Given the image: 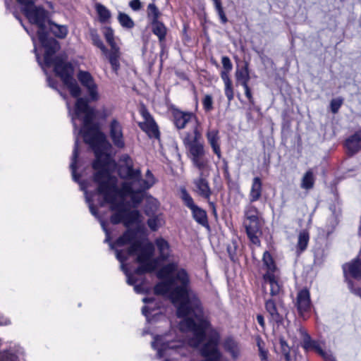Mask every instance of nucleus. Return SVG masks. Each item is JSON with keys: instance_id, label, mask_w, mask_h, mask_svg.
<instances>
[{"instance_id": "f257e3e1", "label": "nucleus", "mask_w": 361, "mask_h": 361, "mask_svg": "<svg viewBox=\"0 0 361 361\" xmlns=\"http://www.w3.org/2000/svg\"><path fill=\"white\" fill-rule=\"evenodd\" d=\"M66 105L71 116L75 131L78 126H82L78 130V134L82 135L84 141L93 149L96 157L92 167L96 171L93 180L97 185V188L94 192L92 193L86 183L79 182L80 176L76 173L77 158L79 154L77 136L70 168L73 180L80 183L81 190L85 192L91 214L99 218L92 200L94 195H97L100 206L109 204L111 210L114 212L111 216V222L113 224L123 222L128 227L139 223L140 212L137 210L128 209L124 203V198L130 197L133 204L140 203L142 198V192L155 183L153 174L149 170H147L145 178L142 179L141 171L133 168L131 158L126 154L123 155L121 159L122 164L119 169V174L126 178V180L119 190L117 188V178L111 176L110 173L111 169L114 168L115 163L111 156L103 149L106 144L105 137L93 123L95 117L94 109L88 105L86 99L81 97L77 99L73 109H71L69 102H67Z\"/></svg>"}, {"instance_id": "f03ea898", "label": "nucleus", "mask_w": 361, "mask_h": 361, "mask_svg": "<svg viewBox=\"0 0 361 361\" xmlns=\"http://www.w3.org/2000/svg\"><path fill=\"white\" fill-rule=\"evenodd\" d=\"M102 229L106 233L105 243H109L111 248L116 252L117 259L121 263V269L127 276V283L134 286L137 293L148 289L145 285L142 276L152 272L157 267V259H153L154 247L152 243H141L137 239V234L132 230L126 231L114 243H111L110 232L106 228V222L99 219Z\"/></svg>"}, {"instance_id": "7ed1b4c3", "label": "nucleus", "mask_w": 361, "mask_h": 361, "mask_svg": "<svg viewBox=\"0 0 361 361\" xmlns=\"http://www.w3.org/2000/svg\"><path fill=\"white\" fill-rule=\"evenodd\" d=\"M23 13L30 23L36 25L38 27V39L45 49L43 62L40 61L37 52L34 34L22 25L32 38L37 61L44 70V73L47 75V68L54 66V72L61 78L64 85L69 90L71 94L74 97H78L81 94V90L73 78V66L71 63L66 62V59L63 56H54L55 53L59 49V44L55 39L47 37L45 23L48 18V12L42 6L33 5L24 10ZM21 24L23 23H21Z\"/></svg>"}, {"instance_id": "20e7f679", "label": "nucleus", "mask_w": 361, "mask_h": 361, "mask_svg": "<svg viewBox=\"0 0 361 361\" xmlns=\"http://www.w3.org/2000/svg\"><path fill=\"white\" fill-rule=\"evenodd\" d=\"M263 267L267 269L263 275V288L266 291L267 286L271 288V294H278L281 290L279 271L276 267L274 261L269 252L263 255Z\"/></svg>"}, {"instance_id": "39448f33", "label": "nucleus", "mask_w": 361, "mask_h": 361, "mask_svg": "<svg viewBox=\"0 0 361 361\" xmlns=\"http://www.w3.org/2000/svg\"><path fill=\"white\" fill-rule=\"evenodd\" d=\"M282 285L278 294L272 295L269 288V293H265V310L269 314V319L276 323H281L287 316L288 310L281 298Z\"/></svg>"}, {"instance_id": "423d86ee", "label": "nucleus", "mask_w": 361, "mask_h": 361, "mask_svg": "<svg viewBox=\"0 0 361 361\" xmlns=\"http://www.w3.org/2000/svg\"><path fill=\"white\" fill-rule=\"evenodd\" d=\"M244 226L247 235L250 241L255 245L259 244V235L260 234V226L258 217L257 209L249 203L245 208Z\"/></svg>"}, {"instance_id": "0eeeda50", "label": "nucleus", "mask_w": 361, "mask_h": 361, "mask_svg": "<svg viewBox=\"0 0 361 361\" xmlns=\"http://www.w3.org/2000/svg\"><path fill=\"white\" fill-rule=\"evenodd\" d=\"M173 118L174 125L178 129H183L190 126L193 129L195 139H200L201 132L199 129L200 123L193 113L174 109L173 111Z\"/></svg>"}, {"instance_id": "6e6552de", "label": "nucleus", "mask_w": 361, "mask_h": 361, "mask_svg": "<svg viewBox=\"0 0 361 361\" xmlns=\"http://www.w3.org/2000/svg\"><path fill=\"white\" fill-rule=\"evenodd\" d=\"M78 79L87 90L90 99L97 101L99 98L98 87L91 74L87 71H80L78 73Z\"/></svg>"}, {"instance_id": "1a4fd4ad", "label": "nucleus", "mask_w": 361, "mask_h": 361, "mask_svg": "<svg viewBox=\"0 0 361 361\" xmlns=\"http://www.w3.org/2000/svg\"><path fill=\"white\" fill-rule=\"evenodd\" d=\"M209 175L199 174V177L193 180V184L195 186L193 190L199 196L206 199L209 205L214 209V203L209 201L210 196L212 195V190L209 187V182L207 180V177Z\"/></svg>"}, {"instance_id": "9d476101", "label": "nucleus", "mask_w": 361, "mask_h": 361, "mask_svg": "<svg viewBox=\"0 0 361 361\" xmlns=\"http://www.w3.org/2000/svg\"><path fill=\"white\" fill-rule=\"evenodd\" d=\"M140 113L144 121L139 123L140 128L150 137L158 138L159 137V128L152 116L145 108L140 110Z\"/></svg>"}, {"instance_id": "9b49d317", "label": "nucleus", "mask_w": 361, "mask_h": 361, "mask_svg": "<svg viewBox=\"0 0 361 361\" xmlns=\"http://www.w3.org/2000/svg\"><path fill=\"white\" fill-rule=\"evenodd\" d=\"M109 136L114 145L120 149L125 147L123 127L117 119H112L109 123Z\"/></svg>"}, {"instance_id": "f8f14e48", "label": "nucleus", "mask_w": 361, "mask_h": 361, "mask_svg": "<svg viewBox=\"0 0 361 361\" xmlns=\"http://www.w3.org/2000/svg\"><path fill=\"white\" fill-rule=\"evenodd\" d=\"M295 306L299 314L305 319V314L311 309L310 295L307 289H302L298 293Z\"/></svg>"}, {"instance_id": "ddd939ff", "label": "nucleus", "mask_w": 361, "mask_h": 361, "mask_svg": "<svg viewBox=\"0 0 361 361\" xmlns=\"http://www.w3.org/2000/svg\"><path fill=\"white\" fill-rule=\"evenodd\" d=\"M302 346L307 351L315 350L326 360H333L332 355L329 352L324 351L320 346L319 343L315 341H312L308 334L305 335Z\"/></svg>"}, {"instance_id": "4468645a", "label": "nucleus", "mask_w": 361, "mask_h": 361, "mask_svg": "<svg viewBox=\"0 0 361 361\" xmlns=\"http://www.w3.org/2000/svg\"><path fill=\"white\" fill-rule=\"evenodd\" d=\"M223 348L233 360H237L240 357L241 346L235 339L232 338L225 339L223 343Z\"/></svg>"}, {"instance_id": "2eb2a0df", "label": "nucleus", "mask_w": 361, "mask_h": 361, "mask_svg": "<svg viewBox=\"0 0 361 361\" xmlns=\"http://www.w3.org/2000/svg\"><path fill=\"white\" fill-rule=\"evenodd\" d=\"M262 194V182L259 177H255L252 179L251 188L248 194L250 203L258 201Z\"/></svg>"}, {"instance_id": "dca6fc26", "label": "nucleus", "mask_w": 361, "mask_h": 361, "mask_svg": "<svg viewBox=\"0 0 361 361\" xmlns=\"http://www.w3.org/2000/svg\"><path fill=\"white\" fill-rule=\"evenodd\" d=\"M206 136L213 152L218 158L220 159L221 157V152L219 144L220 137L219 135V131L216 129L209 130Z\"/></svg>"}, {"instance_id": "f3484780", "label": "nucleus", "mask_w": 361, "mask_h": 361, "mask_svg": "<svg viewBox=\"0 0 361 361\" xmlns=\"http://www.w3.org/2000/svg\"><path fill=\"white\" fill-rule=\"evenodd\" d=\"M345 275L349 274L356 279H361V260L355 259L343 266Z\"/></svg>"}, {"instance_id": "a211bd4d", "label": "nucleus", "mask_w": 361, "mask_h": 361, "mask_svg": "<svg viewBox=\"0 0 361 361\" xmlns=\"http://www.w3.org/2000/svg\"><path fill=\"white\" fill-rule=\"evenodd\" d=\"M142 301L145 303H147V305L145 306L142 310V314L147 317L148 322H153L156 317H164L162 314L159 313H153L154 310V307L153 305L154 298H145L142 299Z\"/></svg>"}, {"instance_id": "6ab92c4d", "label": "nucleus", "mask_w": 361, "mask_h": 361, "mask_svg": "<svg viewBox=\"0 0 361 361\" xmlns=\"http://www.w3.org/2000/svg\"><path fill=\"white\" fill-rule=\"evenodd\" d=\"M345 147L351 154H355L361 149V130L356 132L346 140Z\"/></svg>"}, {"instance_id": "aec40b11", "label": "nucleus", "mask_w": 361, "mask_h": 361, "mask_svg": "<svg viewBox=\"0 0 361 361\" xmlns=\"http://www.w3.org/2000/svg\"><path fill=\"white\" fill-rule=\"evenodd\" d=\"M198 141L199 140L195 139V135H193L192 140H188V139L185 140L189 146L190 158L202 156L205 154L203 145Z\"/></svg>"}, {"instance_id": "412c9836", "label": "nucleus", "mask_w": 361, "mask_h": 361, "mask_svg": "<svg viewBox=\"0 0 361 361\" xmlns=\"http://www.w3.org/2000/svg\"><path fill=\"white\" fill-rule=\"evenodd\" d=\"M190 159L195 167L198 169L199 174H209V161L207 158L204 157V155L192 157Z\"/></svg>"}, {"instance_id": "4be33fe9", "label": "nucleus", "mask_w": 361, "mask_h": 361, "mask_svg": "<svg viewBox=\"0 0 361 361\" xmlns=\"http://www.w3.org/2000/svg\"><path fill=\"white\" fill-rule=\"evenodd\" d=\"M155 245L159 253V259L166 260L170 257L171 249L168 241L163 238H158L155 240Z\"/></svg>"}, {"instance_id": "5701e85b", "label": "nucleus", "mask_w": 361, "mask_h": 361, "mask_svg": "<svg viewBox=\"0 0 361 361\" xmlns=\"http://www.w3.org/2000/svg\"><path fill=\"white\" fill-rule=\"evenodd\" d=\"M235 78L237 84L241 85L242 86H245L248 84L250 80V73L248 71V65L247 63H245L242 68L236 70Z\"/></svg>"}, {"instance_id": "b1692460", "label": "nucleus", "mask_w": 361, "mask_h": 361, "mask_svg": "<svg viewBox=\"0 0 361 361\" xmlns=\"http://www.w3.org/2000/svg\"><path fill=\"white\" fill-rule=\"evenodd\" d=\"M229 72L230 71H222L221 73V77L225 85V95L228 100L231 102L233 99L234 94L232 87V82L229 78Z\"/></svg>"}, {"instance_id": "393cba45", "label": "nucleus", "mask_w": 361, "mask_h": 361, "mask_svg": "<svg viewBox=\"0 0 361 361\" xmlns=\"http://www.w3.org/2000/svg\"><path fill=\"white\" fill-rule=\"evenodd\" d=\"M315 182V176L312 169L307 170L301 179L300 187L305 190L313 188Z\"/></svg>"}, {"instance_id": "a878e982", "label": "nucleus", "mask_w": 361, "mask_h": 361, "mask_svg": "<svg viewBox=\"0 0 361 361\" xmlns=\"http://www.w3.org/2000/svg\"><path fill=\"white\" fill-rule=\"evenodd\" d=\"M194 219L202 226L208 224L207 212L197 205L191 209Z\"/></svg>"}, {"instance_id": "bb28decb", "label": "nucleus", "mask_w": 361, "mask_h": 361, "mask_svg": "<svg viewBox=\"0 0 361 361\" xmlns=\"http://www.w3.org/2000/svg\"><path fill=\"white\" fill-rule=\"evenodd\" d=\"M149 218L147 220V225L152 231H157L165 224V220L161 214H153L149 216Z\"/></svg>"}, {"instance_id": "cd10ccee", "label": "nucleus", "mask_w": 361, "mask_h": 361, "mask_svg": "<svg viewBox=\"0 0 361 361\" xmlns=\"http://www.w3.org/2000/svg\"><path fill=\"white\" fill-rule=\"evenodd\" d=\"M151 25L152 32L158 37L160 42H163L165 39L167 32L166 26L161 21L152 23Z\"/></svg>"}, {"instance_id": "c85d7f7f", "label": "nucleus", "mask_w": 361, "mask_h": 361, "mask_svg": "<svg viewBox=\"0 0 361 361\" xmlns=\"http://www.w3.org/2000/svg\"><path fill=\"white\" fill-rule=\"evenodd\" d=\"M49 30L59 38H65L68 34V28L65 25H58L54 23H49Z\"/></svg>"}, {"instance_id": "c756f323", "label": "nucleus", "mask_w": 361, "mask_h": 361, "mask_svg": "<svg viewBox=\"0 0 361 361\" xmlns=\"http://www.w3.org/2000/svg\"><path fill=\"white\" fill-rule=\"evenodd\" d=\"M147 18L150 21V23L159 21V18H160L161 13L154 4H149L147 6Z\"/></svg>"}, {"instance_id": "7c9ffc66", "label": "nucleus", "mask_w": 361, "mask_h": 361, "mask_svg": "<svg viewBox=\"0 0 361 361\" xmlns=\"http://www.w3.org/2000/svg\"><path fill=\"white\" fill-rule=\"evenodd\" d=\"M95 9L99 16V20L102 23H105L111 18V13L106 7L101 4H95Z\"/></svg>"}, {"instance_id": "2f4dec72", "label": "nucleus", "mask_w": 361, "mask_h": 361, "mask_svg": "<svg viewBox=\"0 0 361 361\" xmlns=\"http://www.w3.org/2000/svg\"><path fill=\"white\" fill-rule=\"evenodd\" d=\"M119 50L117 46H115V47L111 48V52L109 54L108 58L112 66V68L115 71H117L119 67Z\"/></svg>"}, {"instance_id": "473e14b6", "label": "nucleus", "mask_w": 361, "mask_h": 361, "mask_svg": "<svg viewBox=\"0 0 361 361\" xmlns=\"http://www.w3.org/2000/svg\"><path fill=\"white\" fill-rule=\"evenodd\" d=\"M159 202L156 199H154L153 197L148 198L147 202L145 205V214L147 216H151V215L155 214V213L157 212V211L159 209Z\"/></svg>"}, {"instance_id": "72a5a7b5", "label": "nucleus", "mask_w": 361, "mask_h": 361, "mask_svg": "<svg viewBox=\"0 0 361 361\" xmlns=\"http://www.w3.org/2000/svg\"><path fill=\"white\" fill-rule=\"evenodd\" d=\"M309 238V233L306 231L299 233L297 247L300 252H303L307 248Z\"/></svg>"}, {"instance_id": "f704fd0d", "label": "nucleus", "mask_w": 361, "mask_h": 361, "mask_svg": "<svg viewBox=\"0 0 361 361\" xmlns=\"http://www.w3.org/2000/svg\"><path fill=\"white\" fill-rule=\"evenodd\" d=\"M180 198L183 200L184 204L190 210L197 206L195 204L191 195L188 192V191L185 188H183L180 190Z\"/></svg>"}, {"instance_id": "c9c22d12", "label": "nucleus", "mask_w": 361, "mask_h": 361, "mask_svg": "<svg viewBox=\"0 0 361 361\" xmlns=\"http://www.w3.org/2000/svg\"><path fill=\"white\" fill-rule=\"evenodd\" d=\"M118 20L120 23V24L123 27L128 29L133 28L135 25L133 20L131 19V18L124 13H119L118 16Z\"/></svg>"}, {"instance_id": "e433bc0d", "label": "nucleus", "mask_w": 361, "mask_h": 361, "mask_svg": "<svg viewBox=\"0 0 361 361\" xmlns=\"http://www.w3.org/2000/svg\"><path fill=\"white\" fill-rule=\"evenodd\" d=\"M91 39L94 45L99 48L104 54H107L108 51L102 41L99 38V36L95 32H91Z\"/></svg>"}, {"instance_id": "4c0bfd02", "label": "nucleus", "mask_w": 361, "mask_h": 361, "mask_svg": "<svg viewBox=\"0 0 361 361\" xmlns=\"http://www.w3.org/2000/svg\"><path fill=\"white\" fill-rule=\"evenodd\" d=\"M104 35L106 42L109 43L111 48H114L115 46H116L114 39V32L111 28L105 27L104 30Z\"/></svg>"}, {"instance_id": "58836bf2", "label": "nucleus", "mask_w": 361, "mask_h": 361, "mask_svg": "<svg viewBox=\"0 0 361 361\" xmlns=\"http://www.w3.org/2000/svg\"><path fill=\"white\" fill-rule=\"evenodd\" d=\"M202 105L204 109L209 112L213 109V98L209 94H206L202 99Z\"/></svg>"}, {"instance_id": "ea45409f", "label": "nucleus", "mask_w": 361, "mask_h": 361, "mask_svg": "<svg viewBox=\"0 0 361 361\" xmlns=\"http://www.w3.org/2000/svg\"><path fill=\"white\" fill-rule=\"evenodd\" d=\"M343 99L341 98L334 99L331 102V111L336 114L342 105Z\"/></svg>"}, {"instance_id": "a19ab883", "label": "nucleus", "mask_w": 361, "mask_h": 361, "mask_svg": "<svg viewBox=\"0 0 361 361\" xmlns=\"http://www.w3.org/2000/svg\"><path fill=\"white\" fill-rule=\"evenodd\" d=\"M221 63L224 67V71H231L233 68L232 63L228 56H223L221 59Z\"/></svg>"}, {"instance_id": "79ce46f5", "label": "nucleus", "mask_w": 361, "mask_h": 361, "mask_svg": "<svg viewBox=\"0 0 361 361\" xmlns=\"http://www.w3.org/2000/svg\"><path fill=\"white\" fill-rule=\"evenodd\" d=\"M20 4L23 6L22 11L23 12L26 8H28L32 6L34 4V0H16Z\"/></svg>"}, {"instance_id": "37998d69", "label": "nucleus", "mask_w": 361, "mask_h": 361, "mask_svg": "<svg viewBox=\"0 0 361 361\" xmlns=\"http://www.w3.org/2000/svg\"><path fill=\"white\" fill-rule=\"evenodd\" d=\"M259 357L261 361H268V352L263 349L260 343H258Z\"/></svg>"}, {"instance_id": "c03bdc74", "label": "nucleus", "mask_w": 361, "mask_h": 361, "mask_svg": "<svg viewBox=\"0 0 361 361\" xmlns=\"http://www.w3.org/2000/svg\"><path fill=\"white\" fill-rule=\"evenodd\" d=\"M129 6L133 11H139L141 8V2L140 0H132Z\"/></svg>"}, {"instance_id": "a18cd8bd", "label": "nucleus", "mask_w": 361, "mask_h": 361, "mask_svg": "<svg viewBox=\"0 0 361 361\" xmlns=\"http://www.w3.org/2000/svg\"><path fill=\"white\" fill-rule=\"evenodd\" d=\"M243 87L245 89V96L247 97V99H249L250 102L253 103L254 102L253 98H252V93H251L250 89L248 87V84H247L245 86H243Z\"/></svg>"}, {"instance_id": "49530a36", "label": "nucleus", "mask_w": 361, "mask_h": 361, "mask_svg": "<svg viewBox=\"0 0 361 361\" xmlns=\"http://www.w3.org/2000/svg\"><path fill=\"white\" fill-rule=\"evenodd\" d=\"M348 287L351 290V291L353 293H354L355 294L358 295H360L361 297V290L360 288H358V289H353V282L351 281H349L348 282Z\"/></svg>"}, {"instance_id": "de8ad7c7", "label": "nucleus", "mask_w": 361, "mask_h": 361, "mask_svg": "<svg viewBox=\"0 0 361 361\" xmlns=\"http://www.w3.org/2000/svg\"><path fill=\"white\" fill-rule=\"evenodd\" d=\"M217 12L222 23H226L227 22V18L224 12L223 8H221V10H218Z\"/></svg>"}, {"instance_id": "09e8293b", "label": "nucleus", "mask_w": 361, "mask_h": 361, "mask_svg": "<svg viewBox=\"0 0 361 361\" xmlns=\"http://www.w3.org/2000/svg\"><path fill=\"white\" fill-rule=\"evenodd\" d=\"M47 82L49 87L56 89V82L50 76H47Z\"/></svg>"}, {"instance_id": "8fccbe9b", "label": "nucleus", "mask_w": 361, "mask_h": 361, "mask_svg": "<svg viewBox=\"0 0 361 361\" xmlns=\"http://www.w3.org/2000/svg\"><path fill=\"white\" fill-rule=\"evenodd\" d=\"M257 322L259 324V325L262 328H264V326H265L264 317L262 315H261V314H258L257 316Z\"/></svg>"}, {"instance_id": "3c124183", "label": "nucleus", "mask_w": 361, "mask_h": 361, "mask_svg": "<svg viewBox=\"0 0 361 361\" xmlns=\"http://www.w3.org/2000/svg\"><path fill=\"white\" fill-rule=\"evenodd\" d=\"M216 11L221 10L222 8L221 0H212Z\"/></svg>"}, {"instance_id": "603ef678", "label": "nucleus", "mask_w": 361, "mask_h": 361, "mask_svg": "<svg viewBox=\"0 0 361 361\" xmlns=\"http://www.w3.org/2000/svg\"><path fill=\"white\" fill-rule=\"evenodd\" d=\"M109 112H107L106 111L104 110V114L102 116H101V118H106L109 115Z\"/></svg>"}, {"instance_id": "864d4df0", "label": "nucleus", "mask_w": 361, "mask_h": 361, "mask_svg": "<svg viewBox=\"0 0 361 361\" xmlns=\"http://www.w3.org/2000/svg\"><path fill=\"white\" fill-rule=\"evenodd\" d=\"M164 361H171V360H167V359H166V360H165Z\"/></svg>"}]
</instances>
